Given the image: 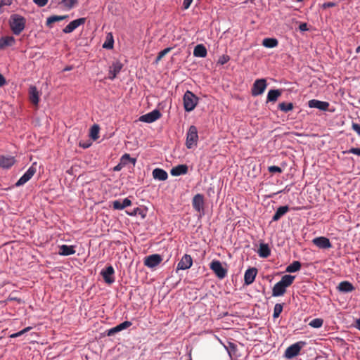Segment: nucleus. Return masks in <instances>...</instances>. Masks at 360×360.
Masks as SVG:
<instances>
[{
    "instance_id": "nucleus-1",
    "label": "nucleus",
    "mask_w": 360,
    "mask_h": 360,
    "mask_svg": "<svg viewBox=\"0 0 360 360\" xmlns=\"http://www.w3.org/2000/svg\"><path fill=\"white\" fill-rule=\"evenodd\" d=\"M26 20L18 14H13L9 19L10 28L13 33L19 35L25 27Z\"/></svg>"
},
{
    "instance_id": "nucleus-2",
    "label": "nucleus",
    "mask_w": 360,
    "mask_h": 360,
    "mask_svg": "<svg viewBox=\"0 0 360 360\" xmlns=\"http://www.w3.org/2000/svg\"><path fill=\"white\" fill-rule=\"evenodd\" d=\"M183 101L185 110L190 112L197 105L198 98L193 92L186 91L184 95Z\"/></svg>"
},
{
    "instance_id": "nucleus-3",
    "label": "nucleus",
    "mask_w": 360,
    "mask_h": 360,
    "mask_svg": "<svg viewBox=\"0 0 360 360\" xmlns=\"http://www.w3.org/2000/svg\"><path fill=\"white\" fill-rule=\"evenodd\" d=\"M306 345L304 341H299L291 345L285 349L284 356L288 359H292L300 354L302 348Z\"/></svg>"
},
{
    "instance_id": "nucleus-4",
    "label": "nucleus",
    "mask_w": 360,
    "mask_h": 360,
    "mask_svg": "<svg viewBox=\"0 0 360 360\" xmlns=\"http://www.w3.org/2000/svg\"><path fill=\"white\" fill-rule=\"evenodd\" d=\"M198 140V129L195 126H191L186 134V146L191 149L197 145Z\"/></svg>"
},
{
    "instance_id": "nucleus-5",
    "label": "nucleus",
    "mask_w": 360,
    "mask_h": 360,
    "mask_svg": "<svg viewBox=\"0 0 360 360\" xmlns=\"http://www.w3.org/2000/svg\"><path fill=\"white\" fill-rule=\"evenodd\" d=\"M210 268L219 279H223L227 276V269L222 266L219 260H212L210 264Z\"/></svg>"
},
{
    "instance_id": "nucleus-6",
    "label": "nucleus",
    "mask_w": 360,
    "mask_h": 360,
    "mask_svg": "<svg viewBox=\"0 0 360 360\" xmlns=\"http://www.w3.org/2000/svg\"><path fill=\"white\" fill-rule=\"evenodd\" d=\"M204 196L202 194L198 193L193 198L192 205L193 209L200 214H204Z\"/></svg>"
},
{
    "instance_id": "nucleus-7",
    "label": "nucleus",
    "mask_w": 360,
    "mask_h": 360,
    "mask_svg": "<svg viewBox=\"0 0 360 360\" xmlns=\"http://www.w3.org/2000/svg\"><path fill=\"white\" fill-rule=\"evenodd\" d=\"M266 88V81L264 79L255 80L252 88V94L254 96L261 95Z\"/></svg>"
},
{
    "instance_id": "nucleus-8",
    "label": "nucleus",
    "mask_w": 360,
    "mask_h": 360,
    "mask_svg": "<svg viewBox=\"0 0 360 360\" xmlns=\"http://www.w3.org/2000/svg\"><path fill=\"white\" fill-rule=\"evenodd\" d=\"M114 274L115 270L111 265L107 266L101 272V275L102 276L104 281L108 285H111L115 282Z\"/></svg>"
},
{
    "instance_id": "nucleus-9",
    "label": "nucleus",
    "mask_w": 360,
    "mask_h": 360,
    "mask_svg": "<svg viewBox=\"0 0 360 360\" xmlns=\"http://www.w3.org/2000/svg\"><path fill=\"white\" fill-rule=\"evenodd\" d=\"M35 163L33 164L27 171L19 179V180L16 182V186H20L27 183L36 173V167L34 166Z\"/></svg>"
},
{
    "instance_id": "nucleus-10",
    "label": "nucleus",
    "mask_w": 360,
    "mask_h": 360,
    "mask_svg": "<svg viewBox=\"0 0 360 360\" xmlns=\"http://www.w3.org/2000/svg\"><path fill=\"white\" fill-rule=\"evenodd\" d=\"M162 261V258L160 255L153 254L145 257L144 265L149 268H154L159 265Z\"/></svg>"
},
{
    "instance_id": "nucleus-11",
    "label": "nucleus",
    "mask_w": 360,
    "mask_h": 360,
    "mask_svg": "<svg viewBox=\"0 0 360 360\" xmlns=\"http://www.w3.org/2000/svg\"><path fill=\"white\" fill-rule=\"evenodd\" d=\"M161 117V113L158 110H154L146 115H141L139 120L146 123H152Z\"/></svg>"
},
{
    "instance_id": "nucleus-12",
    "label": "nucleus",
    "mask_w": 360,
    "mask_h": 360,
    "mask_svg": "<svg viewBox=\"0 0 360 360\" xmlns=\"http://www.w3.org/2000/svg\"><path fill=\"white\" fill-rule=\"evenodd\" d=\"M193 259L191 255L185 254L177 264L176 270H186L191 268Z\"/></svg>"
},
{
    "instance_id": "nucleus-13",
    "label": "nucleus",
    "mask_w": 360,
    "mask_h": 360,
    "mask_svg": "<svg viewBox=\"0 0 360 360\" xmlns=\"http://www.w3.org/2000/svg\"><path fill=\"white\" fill-rule=\"evenodd\" d=\"M86 22L85 18H81L70 22L63 30L64 33H70L73 32L79 26L84 25Z\"/></svg>"
},
{
    "instance_id": "nucleus-14",
    "label": "nucleus",
    "mask_w": 360,
    "mask_h": 360,
    "mask_svg": "<svg viewBox=\"0 0 360 360\" xmlns=\"http://www.w3.org/2000/svg\"><path fill=\"white\" fill-rule=\"evenodd\" d=\"M312 243L316 246L321 249H328L332 247L331 243L330 242L329 239L323 236L316 237L314 238Z\"/></svg>"
},
{
    "instance_id": "nucleus-15",
    "label": "nucleus",
    "mask_w": 360,
    "mask_h": 360,
    "mask_svg": "<svg viewBox=\"0 0 360 360\" xmlns=\"http://www.w3.org/2000/svg\"><path fill=\"white\" fill-rule=\"evenodd\" d=\"M123 65L118 60L114 61L110 67L108 78L111 80L114 79L117 75L121 71Z\"/></svg>"
},
{
    "instance_id": "nucleus-16",
    "label": "nucleus",
    "mask_w": 360,
    "mask_h": 360,
    "mask_svg": "<svg viewBox=\"0 0 360 360\" xmlns=\"http://www.w3.org/2000/svg\"><path fill=\"white\" fill-rule=\"evenodd\" d=\"M308 105L309 108H314L321 110L326 111L329 107V103L326 101H321L316 99L309 101Z\"/></svg>"
},
{
    "instance_id": "nucleus-17",
    "label": "nucleus",
    "mask_w": 360,
    "mask_h": 360,
    "mask_svg": "<svg viewBox=\"0 0 360 360\" xmlns=\"http://www.w3.org/2000/svg\"><path fill=\"white\" fill-rule=\"evenodd\" d=\"M257 269L256 268H250L245 272L244 275V281L245 284L246 285H250L252 284L257 276Z\"/></svg>"
},
{
    "instance_id": "nucleus-18",
    "label": "nucleus",
    "mask_w": 360,
    "mask_h": 360,
    "mask_svg": "<svg viewBox=\"0 0 360 360\" xmlns=\"http://www.w3.org/2000/svg\"><path fill=\"white\" fill-rule=\"evenodd\" d=\"M29 98L32 103L37 105L39 101V91L36 86H32L29 89Z\"/></svg>"
},
{
    "instance_id": "nucleus-19",
    "label": "nucleus",
    "mask_w": 360,
    "mask_h": 360,
    "mask_svg": "<svg viewBox=\"0 0 360 360\" xmlns=\"http://www.w3.org/2000/svg\"><path fill=\"white\" fill-rule=\"evenodd\" d=\"M286 291V287L280 281L276 283L272 289V295L274 297L282 296Z\"/></svg>"
},
{
    "instance_id": "nucleus-20",
    "label": "nucleus",
    "mask_w": 360,
    "mask_h": 360,
    "mask_svg": "<svg viewBox=\"0 0 360 360\" xmlns=\"http://www.w3.org/2000/svg\"><path fill=\"white\" fill-rule=\"evenodd\" d=\"M15 163L13 157L0 156V167L4 169H8Z\"/></svg>"
},
{
    "instance_id": "nucleus-21",
    "label": "nucleus",
    "mask_w": 360,
    "mask_h": 360,
    "mask_svg": "<svg viewBox=\"0 0 360 360\" xmlns=\"http://www.w3.org/2000/svg\"><path fill=\"white\" fill-rule=\"evenodd\" d=\"M187 172L188 166L186 165H179L173 167L170 171L171 174L175 176L186 174Z\"/></svg>"
},
{
    "instance_id": "nucleus-22",
    "label": "nucleus",
    "mask_w": 360,
    "mask_h": 360,
    "mask_svg": "<svg viewBox=\"0 0 360 360\" xmlns=\"http://www.w3.org/2000/svg\"><path fill=\"white\" fill-rule=\"evenodd\" d=\"M153 176L155 179L165 181L168 178V174L165 170L160 168H155L153 171Z\"/></svg>"
},
{
    "instance_id": "nucleus-23",
    "label": "nucleus",
    "mask_w": 360,
    "mask_h": 360,
    "mask_svg": "<svg viewBox=\"0 0 360 360\" xmlns=\"http://www.w3.org/2000/svg\"><path fill=\"white\" fill-rule=\"evenodd\" d=\"M60 255L69 256L75 253V247L73 245H62L59 247Z\"/></svg>"
},
{
    "instance_id": "nucleus-24",
    "label": "nucleus",
    "mask_w": 360,
    "mask_h": 360,
    "mask_svg": "<svg viewBox=\"0 0 360 360\" xmlns=\"http://www.w3.org/2000/svg\"><path fill=\"white\" fill-rule=\"evenodd\" d=\"M257 253L260 257L266 258L271 255V250L266 243H260Z\"/></svg>"
},
{
    "instance_id": "nucleus-25",
    "label": "nucleus",
    "mask_w": 360,
    "mask_h": 360,
    "mask_svg": "<svg viewBox=\"0 0 360 360\" xmlns=\"http://www.w3.org/2000/svg\"><path fill=\"white\" fill-rule=\"evenodd\" d=\"M338 290L340 292H349L354 290V287L353 285L349 281H342L339 283L337 287Z\"/></svg>"
},
{
    "instance_id": "nucleus-26",
    "label": "nucleus",
    "mask_w": 360,
    "mask_h": 360,
    "mask_svg": "<svg viewBox=\"0 0 360 360\" xmlns=\"http://www.w3.org/2000/svg\"><path fill=\"white\" fill-rule=\"evenodd\" d=\"M282 92L280 89H271L269 91L266 98L267 102H276L281 96Z\"/></svg>"
},
{
    "instance_id": "nucleus-27",
    "label": "nucleus",
    "mask_w": 360,
    "mask_h": 360,
    "mask_svg": "<svg viewBox=\"0 0 360 360\" xmlns=\"http://www.w3.org/2000/svg\"><path fill=\"white\" fill-rule=\"evenodd\" d=\"M207 54V49L203 44H198L193 50V55L195 57L205 58Z\"/></svg>"
},
{
    "instance_id": "nucleus-28",
    "label": "nucleus",
    "mask_w": 360,
    "mask_h": 360,
    "mask_svg": "<svg viewBox=\"0 0 360 360\" xmlns=\"http://www.w3.org/2000/svg\"><path fill=\"white\" fill-rule=\"evenodd\" d=\"M288 210L289 207L287 205L279 207L273 216L272 221H276L279 220Z\"/></svg>"
},
{
    "instance_id": "nucleus-29",
    "label": "nucleus",
    "mask_w": 360,
    "mask_h": 360,
    "mask_svg": "<svg viewBox=\"0 0 360 360\" xmlns=\"http://www.w3.org/2000/svg\"><path fill=\"white\" fill-rule=\"evenodd\" d=\"M15 42V40L12 36H6L0 39V46L1 48L5 46H11Z\"/></svg>"
},
{
    "instance_id": "nucleus-30",
    "label": "nucleus",
    "mask_w": 360,
    "mask_h": 360,
    "mask_svg": "<svg viewBox=\"0 0 360 360\" xmlns=\"http://www.w3.org/2000/svg\"><path fill=\"white\" fill-rule=\"evenodd\" d=\"M278 41L275 38H265L263 39L262 45L266 48H274L278 46Z\"/></svg>"
},
{
    "instance_id": "nucleus-31",
    "label": "nucleus",
    "mask_w": 360,
    "mask_h": 360,
    "mask_svg": "<svg viewBox=\"0 0 360 360\" xmlns=\"http://www.w3.org/2000/svg\"><path fill=\"white\" fill-rule=\"evenodd\" d=\"M301 263L299 261H294L286 267V272L293 273L299 271L301 269Z\"/></svg>"
},
{
    "instance_id": "nucleus-32",
    "label": "nucleus",
    "mask_w": 360,
    "mask_h": 360,
    "mask_svg": "<svg viewBox=\"0 0 360 360\" xmlns=\"http://www.w3.org/2000/svg\"><path fill=\"white\" fill-rule=\"evenodd\" d=\"M295 278V276H292V275H289V274H286V275H284L280 282L284 285L286 288L289 287L294 281Z\"/></svg>"
},
{
    "instance_id": "nucleus-33",
    "label": "nucleus",
    "mask_w": 360,
    "mask_h": 360,
    "mask_svg": "<svg viewBox=\"0 0 360 360\" xmlns=\"http://www.w3.org/2000/svg\"><path fill=\"white\" fill-rule=\"evenodd\" d=\"M136 161V159L131 158L129 154L125 153L121 157L120 162L122 163V165L126 166L129 162L131 163L133 165H135Z\"/></svg>"
},
{
    "instance_id": "nucleus-34",
    "label": "nucleus",
    "mask_w": 360,
    "mask_h": 360,
    "mask_svg": "<svg viewBox=\"0 0 360 360\" xmlns=\"http://www.w3.org/2000/svg\"><path fill=\"white\" fill-rule=\"evenodd\" d=\"M68 15H52L47 18L46 25L50 26L52 23L61 21L67 18Z\"/></svg>"
},
{
    "instance_id": "nucleus-35",
    "label": "nucleus",
    "mask_w": 360,
    "mask_h": 360,
    "mask_svg": "<svg viewBox=\"0 0 360 360\" xmlns=\"http://www.w3.org/2000/svg\"><path fill=\"white\" fill-rule=\"evenodd\" d=\"M278 108L285 112L290 111L293 109V104L292 103H281L278 105Z\"/></svg>"
},
{
    "instance_id": "nucleus-36",
    "label": "nucleus",
    "mask_w": 360,
    "mask_h": 360,
    "mask_svg": "<svg viewBox=\"0 0 360 360\" xmlns=\"http://www.w3.org/2000/svg\"><path fill=\"white\" fill-rule=\"evenodd\" d=\"M323 320L322 319L316 318V319L311 320L309 323V326H310L311 327L314 328H319L323 326Z\"/></svg>"
},
{
    "instance_id": "nucleus-37",
    "label": "nucleus",
    "mask_w": 360,
    "mask_h": 360,
    "mask_svg": "<svg viewBox=\"0 0 360 360\" xmlns=\"http://www.w3.org/2000/svg\"><path fill=\"white\" fill-rule=\"evenodd\" d=\"M99 127L97 124H94L90 129V136L92 139L96 140L98 138Z\"/></svg>"
},
{
    "instance_id": "nucleus-38",
    "label": "nucleus",
    "mask_w": 360,
    "mask_h": 360,
    "mask_svg": "<svg viewBox=\"0 0 360 360\" xmlns=\"http://www.w3.org/2000/svg\"><path fill=\"white\" fill-rule=\"evenodd\" d=\"M283 311V305L281 304L277 303L275 304L274 308V314L273 317L274 319L278 318Z\"/></svg>"
},
{
    "instance_id": "nucleus-39",
    "label": "nucleus",
    "mask_w": 360,
    "mask_h": 360,
    "mask_svg": "<svg viewBox=\"0 0 360 360\" xmlns=\"http://www.w3.org/2000/svg\"><path fill=\"white\" fill-rule=\"evenodd\" d=\"M61 3L68 9H71L77 4V0H62Z\"/></svg>"
},
{
    "instance_id": "nucleus-40",
    "label": "nucleus",
    "mask_w": 360,
    "mask_h": 360,
    "mask_svg": "<svg viewBox=\"0 0 360 360\" xmlns=\"http://www.w3.org/2000/svg\"><path fill=\"white\" fill-rule=\"evenodd\" d=\"M171 50H172V48H171V47H168V48H166V49H165L164 50L161 51L158 53V56H157V58H156V59H155V62H156V63H158V62H159L160 60H162V58H163L166 54H167V53H168Z\"/></svg>"
},
{
    "instance_id": "nucleus-41",
    "label": "nucleus",
    "mask_w": 360,
    "mask_h": 360,
    "mask_svg": "<svg viewBox=\"0 0 360 360\" xmlns=\"http://www.w3.org/2000/svg\"><path fill=\"white\" fill-rule=\"evenodd\" d=\"M109 35H110V39L103 44V47L105 49H111L113 48L114 40H113L112 34H109Z\"/></svg>"
},
{
    "instance_id": "nucleus-42",
    "label": "nucleus",
    "mask_w": 360,
    "mask_h": 360,
    "mask_svg": "<svg viewBox=\"0 0 360 360\" xmlns=\"http://www.w3.org/2000/svg\"><path fill=\"white\" fill-rule=\"evenodd\" d=\"M112 207L115 210H122L125 208L123 203L120 200L113 201Z\"/></svg>"
},
{
    "instance_id": "nucleus-43",
    "label": "nucleus",
    "mask_w": 360,
    "mask_h": 360,
    "mask_svg": "<svg viewBox=\"0 0 360 360\" xmlns=\"http://www.w3.org/2000/svg\"><path fill=\"white\" fill-rule=\"evenodd\" d=\"M132 325V323L129 321H125L120 324L117 325L119 326L120 330H122L124 329H126L129 327H130Z\"/></svg>"
},
{
    "instance_id": "nucleus-44",
    "label": "nucleus",
    "mask_w": 360,
    "mask_h": 360,
    "mask_svg": "<svg viewBox=\"0 0 360 360\" xmlns=\"http://www.w3.org/2000/svg\"><path fill=\"white\" fill-rule=\"evenodd\" d=\"M230 60V57L228 55H222L218 60V63L224 65Z\"/></svg>"
},
{
    "instance_id": "nucleus-45",
    "label": "nucleus",
    "mask_w": 360,
    "mask_h": 360,
    "mask_svg": "<svg viewBox=\"0 0 360 360\" xmlns=\"http://www.w3.org/2000/svg\"><path fill=\"white\" fill-rule=\"evenodd\" d=\"M268 170L269 172L271 173H281L282 172V169L278 166H270L268 168Z\"/></svg>"
},
{
    "instance_id": "nucleus-46",
    "label": "nucleus",
    "mask_w": 360,
    "mask_h": 360,
    "mask_svg": "<svg viewBox=\"0 0 360 360\" xmlns=\"http://www.w3.org/2000/svg\"><path fill=\"white\" fill-rule=\"evenodd\" d=\"M120 328H119V326H116L115 327H113L112 328H110V330H108V333H107V335L108 336H111V335H115L116 333H118L120 332Z\"/></svg>"
},
{
    "instance_id": "nucleus-47",
    "label": "nucleus",
    "mask_w": 360,
    "mask_h": 360,
    "mask_svg": "<svg viewBox=\"0 0 360 360\" xmlns=\"http://www.w3.org/2000/svg\"><path fill=\"white\" fill-rule=\"evenodd\" d=\"M344 153H352L360 156V148H352Z\"/></svg>"
},
{
    "instance_id": "nucleus-48",
    "label": "nucleus",
    "mask_w": 360,
    "mask_h": 360,
    "mask_svg": "<svg viewBox=\"0 0 360 360\" xmlns=\"http://www.w3.org/2000/svg\"><path fill=\"white\" fill-rule=\"evenodd\" d=\"M33 1L39 7H43L48 3V0H33Z\"/></svg>"
},
{
    "instance_id": "nucleus-49",
    "label": "nucleus",
    "mask_w": 360,
    "mask_h": 360,
    "mask_svg": "<svg viewBox=\"0 0 360 360\" xmlns=\"http://www.w3.org/2000/svg\"><path fill=\"white\" fill-rule=\"evenodd\" d=\"M352 128L354 131L357 133L359 136H360V124L353 122L352 124Z\"/></svg>"
},
{
    "instance_id": "nucleus-50",
    "label": "nucleus",
    "mask_w": 360,
    "mask_h": 360,
    "mask_svg": "<svg viewBox=\"0 0 360 360\" xmlns=\"http://www.w3.org/2000/svg\"><path fill=\"white\" fill-rule=\"evenodd\" d=\"M13 0H0V7L4 6H9L12 4Z\"/></svg>"
},
{
    "instance_id": "nucleus-51",
    "label": "nucleus",
    "mask_w": 360,
    "mask_h": 360,
    "mask_svg": "<svg viewBox=\"0 0 360 360\" xmlns=\"http://www.w3.org/2000/svg\"><path fill=\"white\" fill-rule=\"evenodd\" d=\"M192 2H193V0H184V3H183L184 8L188 9L190 7Z\"/></svg>"
},
{
    "instance_id": "nucleus-52",
    "label": "nucleus",
    "mask_w": 360,
    "mask_h": 360,
    "mask_svg": "<svg viewBox=\"0 0 360 360\" xmlns=\"http://www.w3.org/2000/svg\"><path fill=\"white\" fill-rule=\"evenodd\" d=\"M122 202L123 203L124 207H127L131 205V201L127 198H124Z\"/></svg>"
},
{
    "instance_id": "nucleus-53",
    "label": "nucleus",
    "mask_w": 360,
    "mask_h": 360,
    "mask_svg": "<svg viewBox=\"0 0 360 360\" xmlns=\"http://www.w3.org/2000/svg\"><path fill=\"white\" fill-rule=\"evenodd\" d=\"M299 29L300 31H307L308 30V27H307V24L304 22V23H301L299 26Z\"/></svg>"
},
{
    "instance_id": "nucleus-54",
    "label": "nucleus",
    "mask_w": 360,
    "mask_h": 360,
    "mask_svg": "<svg viewBox=\"0 0 360 360\" xmlns=\"http://www.w3.org/2000/svg\"><path fill=\"white\" fill-rule=\"evenodd\" d=\"M23 334H24V331H23V330H20V331H19L18 333H13V334L11 335L10 337L11 338H15L19 337V336H20V335H22Z\"/></svg>"
},
{
    "instance_id": "nucleus-55",
    "label": "nucleus",
    "mask_w": 360,
    "mask_h": 360,
    "mask_svg": "<svg viewBox=\"0 0 360 360\" xmlns=\"http://www.w3.org/2000/svg\"><path fill=\"white\" fill-rule=\"evenodd\" d=\"M124 166L123 165H122V163L120 162L119 164L117 165H116L115 167H114V171H120L121 170Z\"/></svg>"
},
{
    "instance_id": "nucleus-56",
    "label": "nucleus",
    "mask_w": 360,
    "mask_h": 360,
    "mask_svg": "<svg viewBox=\"0 0 360 360\" xmlns=\"http://www.w3.org/2000/svg\"><path fill=\"white\" fill-rule=\"evenodd\" d=\"M5 84H6V79L1 74H0V86H4Z\"/></svg>"
},
{
    "instance_id": "nucleus-57",
    "label": "nucleus",
    "mask_w": 360,
    "mask_h": 360,
    "mask_svg": "<svg viewBox=\"0 0 360 360\" xmlns=\"http://www.w3.org/2000/svg\"><path fill=\"white\" fill-rule=\"evenodd\" d=\"M139 210V209L137 207V208H136V209L134 210V212H133L129 213V212H127V213L129 215H131V216H133V215H136V212H137V211H138Z\"/></svg>"
},
{
    "instance_id": "nucleus-58",
    "label": "nucleus",
    "mask_w": 360,
    "mask_h": 360,
    "mask_svg": "<svg viewBox=\"0 0 360 360\" xmlns=\"http://www.w3.org/2000/svg\"><path fill=\"white\" fill-rule=\"evenodd\" d=\"M356 327L360 330V319L356 320Z\"/></svg>"
},
{
    "instance_id": "nucleus-59",
    "label": "nucleus",
    "mask_w": 360,
    "mask_h": 360,
    "mask_svg": "<svg viewBox=\"0 0 360 360\" xmlns=\"http://www.w3.org/2000/svg\"><path fill=\"white\" fill-rule=\"evenodd\" d=\"M30 329H31V327H27V328H24L23 329L24 333L29 331Z\"/></svg>"
},
{
    "instance_id": "nucleus-60",
    "label": "nucleus",
    "mask_w": 360,
    "mask_h": 360,
    "mask_svg": "<svg viewBox=\"0 0 360 360\" xmlns=\"http://www.w3.org/2000/svg\"><path fill=\"white\" fill-rule=\"evenodd\" d=\"M334 6V4L333 3H328L327 4V6L328 7H330V6Z\"/></svg>"
},
{
    "instance_id": "nucleus-61",
    "label": "nucleus",
    "mask_w": 360,
    "mask_h": 360,
    "mask_svg": "<svg viewBox=\"0 0 360 360\" xmlns=\"http://www.w3.org/2000/svg\"><path fill=\"white\" fill-rule=\"evenodd\" d=\"M79 145H80V146L83 147L84 148H86L89 146V145H82L81 143Z\"/></svg>"
},
{
    "instance_id": "nucleus-62",
    "label": "nucleus",
    "mask_w": 360,
    "mask_h": 360,
    "mask_svg": "<svg viewBox=\"0 0 360 360\" xmlns=\"http://www.w3.org/2000/svg\"><path fill=\"white\" fill-rule=\"evenodd\" d=\"M356 53H360V46H359L356 49Z\"/></svg>"
},
{
    "instance_id": "nucleus-63",
    "label": "nucleus",
    "mask_w": 360,
    "mask_h": 360,
    "mask_svg": "<svg viewBox=\"0 0 360 360\" xmlns=\"http://www.w3.org/2000/svg\"><path fill=\"white\" fill-rule=\"evenodd\" d=\"M72 69L71 67H67L64 69L65 71H68V70H70Z\"/></svg>"
},
{
    "instance_id": "nucleus-64",
    "label": "nucleus",
    "mask_w": 360,
    "mask_h": 360,
    "mask_svg": "<svg viewBox=\"0 0 360 360\" xmlns=\"http://www.w3.org/2000/svg\"><path fill=\"white\" fill-rule=\"evenodd\" d=\"M298 1H302V0H297Z\"/></svg>"
}]
</instances>
